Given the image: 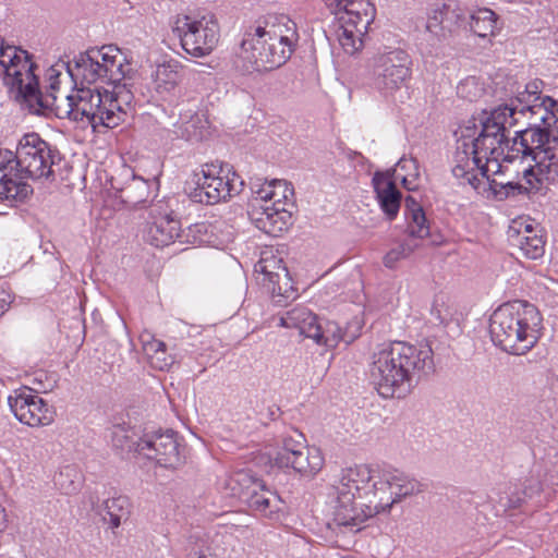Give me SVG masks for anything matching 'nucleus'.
Returning <instances> with one entry per match:
<instances>
[{"mask_svg":"<svg viewBox=\"0 0 558 558\" xmlns=\"http://www.w3.org/2000/svg\"><path fill=\"white\" fill-rule=\"evenodd\" d=\"M324 465V457L319 448L306 446L299 451L289 462L287 469L303 476H313L317 474Z\"/></svg>","mask_w":558,"mask_h":558,"instance_id":"nucleus-24","label":"nucleus"},{"mask_svg":"<svg viewBox=\"0 0 558 558\" xmlns=\"http://www.w3.org/2000/svg\"><path fill=\"white\" fill-rule=\"evenodd\" d=\"M246 527H247L246 525H236V526H235V530H236V531H243V530H245Z\"/></svg>","mask_w":558,"mask_h":558,"instance_id":"nucleus-51","label":"nucleus"},{"mask_svg":"<svg viewBox=\"0 0 558 558\" xmlns=\"http://www.w3.org/2000/svg\"><path fill=\"white\" fill-rule=\"evenodd\" d=\"M257 486L258 487L251 489L247 499L243 501V504H245L253 511L255 509H260V501L265 499L266 492H270V489L265 486L262 480L257 481Z\"/></svg>","mask_w":558,"mask_h":558,"instance_id":"nucleus-45","label":"nucleus"},{"mask_svg":"<svg viewBox=\"0 0 558 558\" xmlns=\"http://www.w3.org/2000/svg\"><path fill=\"white\" fill-rule=\"evenodd\" d=\"M265 495V499L260 501V509H255L254 511L262 515L272 518L282 510L284 502L281 497L272 490L266 492Z\"/></svg>","mask_w":558,"mask_h":558,"instance_id":"nucleus-42","label":"nucleus"},{"mask_svg":"<svg viewBox=\"0 0 558 558\" xmlns=\"http://www.w3.org/2000/svg\"><path fill=\"white\" fill-rule=\"evenodd\" d=\"M99 513L110 529H118L131 514L130 499L126 496L108 498L104 501Z\"/></svg>","mask_w":558,"mask_h":558,"instance_id":"nucleus-26","label":"nucleus"},{"mask_svg":"<svg viewBox=\"0 0 558 558\" xmlns=\"http://www.w3.org/2000/svg\"><path fill=\"white\" fill-rule=\"evenodd\" d=\"M457 94L459 97L476 101L484 95V87L474 76L466 77L457 86Z\"/></svg>","mask_w":558,"mask_h":558,"instance_id":"nucleus-40","label":"nucleus"},{"mask_svg":"<svg viewBox=\"0 0 558 558\" xmlns=\"http://www.w3.org/2000/svg\"><path fill=\"white\" fill-rule=\"evenodd\" d=\"M243 181L228 165L206 163L199 172L193 174L189 183V196L193 202L215 205L238 195Z\"/></svg>","mask_w":558,"mask_h":558,"instance_id":"nucleus-11","label":"nucleus"},{"mask_svg":"<svg viewBox=\"0 0 558 558\" xmlns=\"http://www.w3.org/2000/svg\"><path fill=\"white\" fill-rule=\"evenodd\" d=\"M171 31L180 40L182 49L194 58L210 54L219 40L218 24L206 19L177 15L171 22Z\"/></svg>","mask_w":558,"mask_h":558,"instance_id":"nucleus-12","label":"nucleus"},{"mask_svg":"<svg viewBox=\"0 0 558 558\" xmlns=\"http://www.w3.org/2000/svg\"><path fill=\"white\" fill-rule=\"evenodd\" d=\"M434 371V352L428 343L393 341L376 348L369 376L381 397L404 398Z\"/></svg>","mask_w":558,"mask_h":558,"instance_id":"nucleus-2","label":"nucleus"},{"mask_svg":"<svg viewBox=\"0 0 558 558\" xmlns=\"http://www.w3.org/2000/svg\"><path fill=\"white\" fill-rule=\"evenodd\" d=\"M274 20L245 34L239 57L242 64L236 65L242 74L272 71L290 59L299 37L296 25L286 15Z\"/></svg>","mask_w":558,"mask_h":558,"instance_id":"nucleus-4","label":"nucleus"},{"mask_svg":"<svg viewBox=\"0 0 558 558\" xmlns=\"http://www.w3.org/2000/svg\"><path fill=\"white\" fill-rule=\"evenodd\" d=\"M148 357L150 359V364L160 371L167 369L173 363V359L168 356L166 351L165 354H150Z\"/></svg>","mask_w":558,"mask_h":558,"instance_id":"nucleus-46","label":"nucleus"},{"mask_svg":"<svg viewBox=\"0 0 558 558\" xmlns=\"http://www.w3.org/2000/svg\"><path fill=\"white\" fill-rule=\"evenodd\" d=\"M426 29L427 32H429L430 34L435 35L438 38L445 37L444 4L439 8L434 9L432 13L428 15Z\"/></svg>","mask_w":558,"mask_h":558,"instance_id":"nucleus-44","label":"nucleus"},{"mask_svg":"<svg viewBox=\"0 0 558 558\" xmlns=\"http://www.w3.org/2000/svg\"><path fill=\"white\" fill-rule=\"evenodd\" d=\"M254 198L251 204L253 205H271L277 198H281L282 202L289 201V195H293V190L288 186L284 180H272L270 182L265 181L263 184H254L252 186Z\"/></svg>","mask_w":558,"mask_h":558,"instance_id":"nucleus-23","label":"nucleus"},{"mask_svg":"<svg viewBox=\"0 0 558 558\" xmlns=\"http://www.w3.org/2000/svg\"><path fill=\"white\" fill-rule=\"evenodd\" d=\"M287 206H293L289 201L277 198L271 205H253L250 211L256 228L271 236H279L292 225V214Z\"/></svg>","mask_w":558,"mask_h":558,"instance_id":"nucleus-16","label":"nucleus"},{"mask_svg":"<svg viewBox=\"0 0 558 558\" xmlns=\"http://www.w3.org/2000/svg\"><path fill=\"white\" fill-rule=\"evenodd\" d=\"M205 124L198 114H193L182 122V134L190 141H201L205 135Z\"/></svg>","mask_w":558,"mask_h":558,"instance_id":"nucleus-41","label":"nucleus"},{"mask_svg":"<svg viewBox=\"0 0 558 558\" xmlns=\"http://www.w3.org/2000/svg\"><path fill=\"white\" fill-rule=\"evenodd\" d=\"M36 68L28 51L8 45L2 38V84L8 97L31 113H38L53 104V99L49 100L40 94L38 77L34 72Z\"/></svg>","mask_w":558,"mask_h":558,"instance_id":"nucleus-8","label":"nucleus"},{"mask_svg":"<svg viewBox=\"0 0 558 558\" xmlns=\"http://www.w3.org/2000/svg\"><path fill=\"white\" fill-rule=\"evenodd\" d=\"M197 558H209L207 555L201 553Z\"/></svg>","mask_w":558,"mask_h":558,"instance_id":"nucleus-52","label":"nucleus"},{"mask_svg":"<svg viewBox=\"0 0 558 558\" xmlns=\"http://www.w3.org/2000/svg\"><path fill=\"white\" fill-rule=\"evenodd\" d=\"M542 316L535 305L521 300L498 306L489 318L493 343L502 351L523 355L537 342Z\"/></svg>","mask_w":558,"mask_h":558,"instance_id":"nucleus-5","label":"nucleus"},{"mask_svg":"<svg viewBox=\"0 0 558 558\" xmlns=\"http://www.w3.org/2000/svg\"><path fill=\"white\" fill-rule=\"evenodd\" d=\"M28 178L20 171L4 169L2 171V203H7L11 207L24 204L34 191L32 185L26 182Z\"/></svg>","mask_w":558,"mask_h":558,"instance_id":"nucleus-19","label":"nucleus"},{"mask_svg":"<svg viewBox=\"0 0 558 558\" xmlns=\"http://www.w3.org/2000/svg\"><path fill=\"white\" fill-rule=\"evenodd\" d=\"M318 317L303 305H298L279 317L280 326L298 329L300 335L311 339L318 330Z\"/></svg>","mask_w":558,"mask_h":558,"instance_id":"nucleus-22","label":"nucleus"},{"mask_svg":"<svg viewBox=\"0 0 558 558\" xmlns=\"http://www.w3.org/2000/svg\"><path fill=\"white\" fill-rule=\"evenodd\" d=\"M542 81H532L524 86L523 94H526L527 97H533V101H542Z\"/></svg>","mask_w":558,"mask_h":558,"instance_id":"nucleus-47","label":"nucleus"},{"mask_svg":"<svg viewBox=\"0 0 558 558\" xmlns=\"http://www.w3.org/2000/svg\"><path fill=\"white\" fill-rule=\"evenodd\" d=\"M132 98L128 87L113 86L112 90L104 92L98 88H81L76 100L71 95L65 96V107L59 116L76 122L86 121L94 131H97L98 126L113 129L125 120Z\"/></svg>","mask_w":558,"mask_h":558,"instance_id":"nucleus-6","label":"nucleus"},{"mask_svg":"<svg viewBox=\"0 0 558 558\" xmlns=\"http://www.w3.org/2000/svg\"><path fill=\"white\" fill-rule=\"evenodd\" d=\"M161 207L155 206L150 209L151 221L147 222L145 230V240L156 247L168 246L181 236L180 221L170 213L161 210Z\"/></svg>","mask_w":558,"mask_h":558,"instance_id":"nucleus-17","label":"nucleus"},{"mask_svg":"<svg viewBox=\"0 0 558 558\" xmlns=\"http://www.w3.org/2000/svg\"><path fill=\"white\" fill-rule=\"evenodd\" d=\"M312 339L317 344H323L328 348H335L341 340L350 342V340L344 338L340 326L335 322H325L324 325L319 322L318 330L314 332Z\"/></svg>","mask_w":558,"mask_h":558,"instance_id":"nucleus-33","label":"nucleus"},{"mask_svg":"<svg viewBox=\"0 0 558 558\" xmlns=\"http://www.w3.org/2000/svg\"><path fill=\"white\" fill-rule=\"evenodd\" d=\"M181 65L178 61L165 62L157 66L155 72V90L157 95L167 101H174L178 94V85L181 82Z\"/></svg>","mask_w":558,"mask_h":558,"instance_id":"nucleus-20","label":"nucleus"},{"mask_svg":"<svg viewBox=\"0 0 558 558\" xmlns=\"http://www.w3.org/2000/svg\"><path fill=\"white\" fill-rule=\"evenodd\" d=\"M468 25L478 37L495 36L499 29L498 15L488 8H480L468 15Z\"/></svg>","mask_w":558,"mask_h":558,"instance_id":"nucleus-27","label":"nucleus"},{"mask_svg":"<svg viewBox=\"0 0 558 558\" xmlns=\"http://www.w3.org/2000/svg\"><path fill=\"white\" fill-rule=\"evenodd\" d=\"M512 94L510 104L495 108L496 111L505 113L506 120L509 121V128L518 124L520 117L529 118L526 128L542 125L547 119L553 118V109L558 107V101L549 96L543 97L542 101H533V97L523 94L520 86Z\"/></svg>","mask_w":558,"mask_h":558,"instance_id":"nucleus-14","label":"nucleus"},{"mask_svg":"<svg viewBox=\"0 0 558 558\" xmlns=\"http://www.w3.org/2000/svg\"><path fill=\"white\" fill-rule=\"evenodd\" d=\"M305 438L302 433L293 430L282 438V446L277 451L274 462L280 468H288V462L301 450L305 449Z\"/></svg>","mask_w":558,"mask_h":558,"instance_id":"nucleus-30","label":"nucleus"},{"mask_svg":"<svg viewBox=\"0 0 558 558\" xmlns=\"http://www.w3.org/2000/svg\"><path fill=\"white\" fill-rule=\"evenodd\" d=\"M60 160L59 150L35 132L24 134L14 150L2 149V171H20L31 179H53L52 167Z\"/></svg>","mask_w":558,"mask_h":558,"instance_id":"nucleus-9","label":"nucleus"},{"mask_svg":"<svg viewBox=\"0 0 558 558\" xmlns=\"http://www.w3.org/2000/svg\"><path fill=\"white\" fill-rule=\"evenodd\" d=\"M232 527H234V524H231V526L226 527L225 530H228V531H229V530H232Z\"/></svg>","mask_w":558,"mask_h":558,"instance_id":"nucleus-53","label":"nucleus"},{"mask_svg":"<svg viewBox=\"0 0 558 558\" xmlns=\"http://www.w3.org/2000/svg\"><path fill=\"white\" fill-rule=\"evenodd\" d=\"M501 190L505 191L504 194L506 197L519 195L527 191L526 187L515 182H507L501 184Z\"/></svg>","mask_w":558,"mask_h":558,"instance_id":"nucleus-49","label":"nucleus"},{"mask_svg":"<svg viewBox=\"0 0 558 558\" xmlns=\"http://www.w3.org/2000/svg\"><path fill=\"white\" fill-rule=\"evenodd\" d=\"M232 527H234V524H231V526L226 527L225 530H228V531H229V530H232Z\"/></svg>","mask_w":558,"mask_h":558,"instance_id":"nucleus-54","label":"nucleus"},{"mask_svg":"<svg viewBox=\"0 0 558 558\" xmlns=\"http://www.w3.org/2000/svg\"><path fill=\"white\" fill-rule=\"evenodd\" d=\"M410 56L401 49L383 53L375 59L374 85L386 98L405 86L411 76Z\"/></svg>","mask_w":558,"mask_h":558,"instance_id":"nucleus-13","label":"nucleus"},{"mask_svg":"<svg viewBox=\"0 0 558 558\" xmlns=\"http://www.w3.org/2000/svg\"><path fill=\"white\" fill-rule=\"evenodd\" d=\"M62 66L72 78L75 86L88 88V85L98 82L112 85L116 88H125L128 81L132 80L135 71L131 63L122 56L119 48L109 45L100 48L94 47L80 52L72 61Z\"/></svg>","mask_w":558,"mask_h":558,"instance_id":"nucleus-7","label":"nucleus"},{"mask_svg":"<svg viewBox=\"0 0 558 558\" xmlns=\"http://www.w3.org/2000/svg\"><path fill=\"white\" fill-rule=\"evenodd\" d=\"M345 14L341 20H352V22H361L366 15H369V24L374 21L375 8L368 0H350L347 9H341Z\"/></svg>","mask_w":558,"mask_h":558,"instance_id":"nucleus-36","label":"nucleus"},{"mask_svg":"<svg viewBox=\"0 0 558 558\" xmlns=\"http://www.w3.org/2000/svg\"><path fill=\"white\" fill-rule=\"evenodd\" d=\"M343 22L339 43L347 53L353 54L363 46V37L367 34L369 27V15H366L361 22H352V20H344Z\"/></svg>","mask_w":558,"mask_h":558,"instance_id":"nucleus-25","label":"nucleus"},{"mask_svg":"<svg viewBox=\"0 0 558 558\" xmlns=\"http://www.w3.org/2000/svg\"><path fill=\"white\" fill-rule=\"evenodd\" d=\"M258 480L251 470H238L226 474L219 482V488L226 496L243 502L247 499L251 489L258 487Z\"/></svg>","mask_w":558,"mask_h":558,"instance_id":"nucleus-21","label":"nucleus"},{"mask_svg":"<svg viewBox=\"0 0 558 558\" xmlns=\"http://www.w3.org/2000/svg\"><path fill=\"white\" fill-rule=\"evenodd\" d=\"M417 236H411L409 233L408 238L400 243L398 246L392 247L384 256V265L387 268H395L399 260L409 257L420 245Z\"/></svg>","mask_w":558,"mask_h":558,"instance_id":"nucleus-34","label":"nucleus"},{"mask_svg":"<svg viewBox=\"0 0 558 558\" xmlns=\"http://www.w3.org/2000/svg\"><path fill=\"white\" fill-rule=\"evenodd\" d=\"M118 193L122 203L130 207H136L148 199L150 185L149 182L143 178L133 175Z\"/></svg>","mask_w":558,"mask_h":558,"instance_id":"nucleus-29","label":"nucleus"},{"mask_svg":"<svg viewBox=\"0 0 558 558\" xmlns=\"http://www.w3.org/2000/svg\"><path fill=\"white\" fill-rule=\"evenodd\" d=\"M8 404L15 418L31 427L50 425L54 420V409L27 387L14 390Z\"/></svg>","mask_w":558,"mask_h":558,"instance_id":"nucleus-15","label":"nucleus"},{"mask_svg":"<svg viewBox=\"0 0 558 558\" xmlns=\"http://www.w3.org/2000/svg\"><path fill=\"white\" fill-rule=\"evenodd\" d=\"M14 294L10 293V292H7L3 288H2V314L4 313V304H8V306L10 304H12L14 302Z\"/></svg>","mask_w":558,"mask_h":558,"instance_id":"nucleus-50","label":"nucleus"},{"mask_svg":"<svg viewBox=\"0 0 558 558\" xmlns=\"http://www.w3.org/2000/svg\"><path fill=\"white\" fill-rule=\"evenodd\" d=\"M60 75H61V70L57 69V65H53L48 69L47 74H46V80L48 82V85L46 87L47 90L45 94H43L41 92H40V94L43 97H48L49 100H52V98H53V104L50 105L49 107L43 108L37 114H40L45 110L52 109V108H56L58 113L62 112L63 109L60 107V105L57 104L58 97L54 94L59 89Z\"/></svg>","mask_w":558,"mask_h":558,"instance_id":"nucleus-38","label":"nucleus"},{"mask_svg":"<svg viewBox=\"0 0 558 558\" xmlns=\"http://www.w3.org/2000/svg\"><path fill=\"white\" fill-rule=\"evenodd\" d=\"M264 286L271 293L272 301L278 306H284L288 301L294 300L298 296L289 274L287 284L284 283V280L279 279L278 282H267Z\"/></svg>","mask_w":558,"mask_h":558,"instance_id":"nucleus-35","label":"nucleus"},{"mask_svg":"<svg viewBox=\"0 0 558 558\" xmlns=\"http://www.w3.org/2000/svg\"><path fill=\"white\" fill-rule=\"evenodd\" d=\"M56 486L65 495L76 493L82 485V474L75 465H65L54 475Z\"/></svg>","mask_w":558,"mask_h":558,"instance_id":"nucleus-32","label":"nucleus"},{"mask_svg":"<svg viewBox=\"0 0 558 558\" xmlns=\"http://www.w3.org/2000/svg\"><path fill=\"white\" fill-rule=\"evenodd\" d=\"M480 124V132L475 124L461 130L453 155L452 174L471 185L476 180L475 170H481V173L486 175L489 163L499 167L498 159L505 150V160L513 161L519 158L510 157L514 151L511 150L512 140H508L505 134L509 121L506 120L504 112L493 109L488 116L481 119Z\"/></svg>","mask_w":558,"mask_h":558,"instance_id":"nucleus-3","label":"nucleus"},{"mask_svg":"<svg viewBox=\"0 0 558 558\" xmlns=\"http://www.w3.org/2000/svg\"><path fill=\"white\" fill-rule=\"evenodd\" d=\"M165 348H166L165 342L157 340V339H153V340L144 343V350L147 355L165 354Z\"/></svg>","mask_w":558,"mask_h":558,"instance_id":"nucleus-48","label":"nucleus"},{"mask_svg":"<svg viewBox=\"0 0 558 558\" xmlns=\"http://www.w3.org/2000/svg\"><path fill=\"white\" fill-rule=\"evenodd\" d=\"M404 214L409 219L408 230L411 236L424 239L429 235V227L423 207L413 196H407L404 199Z\"/></svg>","mask_w":558,"mask_h":558,"instance_id":"nucleus-28","label":"nucleus"},{"mask_svg":"<svg viewBox=\"0 0 558 558\" xmlns=\"http://www.w3.org/2000/svg\"><path fill=\"white\" fill-rule=\"evenodd\" d=\"M112 441L116 447L128 451L134 450L166 469H178L184 463L182 447L177 434L171 429L146 434L143 438L133 440L125 435L123 427L114 426Z\"/></svg>","mask_w":558,"mask_h":558,"instance_id":"nucleus-10","label":"nucleus"},{"mask_svg":"<svg viewBox=\"0 0 558 558\" xmlns=\"http://www.w3.org/2000/svg\"><path fill=\"white\" fill-rule=\"evenodd\" d=\"M233 546V533L223 530L215 533L211 538L210 549L215 556H225Z\"/></svg>","mask_w":558,"mask_h":558,"instance_id":"nucleus-43","label":"nucleus"},{"mask_svg":"<svg viewBox=\"0 0 558 558\" xmlns=\"http://www.w3.org/2000/svg\"><path fill=\"white\" fill-rule=\"evenodd\" d=\"M372 183L380 208L389 220H393L401 204V193L396 183L391 180L389 173L379 171L375 172Z\"/></svg>","mask_w":558,"mask_h":558,"instance_id":"nucleus-18","label":"nucleus"},{"mask_svg":"<svg viewBox=\"0 0 558 558\" xmlns=\"http://www.w3.org/2000/svg\"><path fill=\"white\" fill-rule=\"evenodd\" d=\"M468 13L457 5L444 4L445 36L468 25Z\"/></svg>","mask_w":558,"mask_h":558,"instance_id":"nucleus-37","label":"nucleus"},{"mask_svg":"<svg viewBox=\"0 0 558 558\" xmlns=\"http://www.w3.org/2000/svg\"><path fill=\"white\" fill-rule=\"evenodd\" d=\"M519 247L525 257L537 259L544 255L545 242L537 234L524 235L519 238Z\"/></svg>","mask_w":558,"mask_h":558,"instance_id":"nucleus-39","label":"nucleus"},{"mask_svg":"<svg viewBox=\"0 0 558 558\" xmlns=\"http://www.w3.org/2000/svg\"><path fill=\"white\" fill-rule=\"evenodd\" d=\"M255 271L263 275V284L278 282L279 279L288 282V269L281 258L275 255L262 257L255 265Z\"/></svg>","mask_w":558,"mask_h":558,"instance_id":"nucleus-31","label":"nucleus"},{"mask_svg":"<svg viewBox=\"0 0 558 558\" xmlns=\"http://www.w3.org/2000/svg\"><path fill=\"white\" fill-rule=\"evenodd\" d=\"M337 500L328 527L338 534H355L367 519L418 495L426 485L392 468L360 464L341 470L335 485Z\"/></svg>","mask_w":558,"mask_h":558,"instance_id":"nucleus-1","label":"nucleus"}]
</instances>
